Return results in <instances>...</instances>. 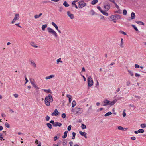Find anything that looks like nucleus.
I'll return each mask as SVG.
<instances>
[{"instance_id":"1","label":"nucleus","mask_w":146,"mask_h":146,"mask_svg":"<svg viewBox=\"0 0 146 146\" xmlns=\"http://www.w3.org/2000/svg\"><path fill=\"white\" fill-rule=\"evenodd\" d=\"M53 98L52 96L49 94L48 96H46L45 97L44 102L46 106H49L50 102H52L53 101Z\"/></svg>"},{"instance_id":"2","label":"nucleus","mask_w":146,"mask_h":146,"mask_svg":"<svg viewBox=\"0 0 146 146\" xmlns=\"http://www.w3.org/2000/svg\"><path fill=\"white\" fill-rule=\"evenodd\" d=\"M109 18L112 19L118 20L121 19V16L119 15L115 14L111 15L110 17Z\"/></svg>"},{"instance_id":"3","label":"nucleus","mask_w":146,"mask_h":146,"mask_svg":"<svg viewBox=\"0 0 146 146\" xmlns=\"http://www.w3.org/2000/svg\"><path fill=\"white\" fill-rule=\"evenodd\" d=\"M47 29L49 33H52L53 35H54L56 37H58V35L52 29L48 27L47 28Z\"/></svg>"},{"instance_id":"4","label":"nucleus","mask_w":146,"mask_h":146,"mask_svg":"<svg viewBox=\"0 0 146 146\" xmlns=\"http://www.w3.org/2000/svg\"><path fill=\"white\" fill-rule=\"evenodd\" d=\"M78 5L79 8H82L86 6V3L83 1H80L78 2Z\"/></svg>"},{"instance_id":"5","label":"nucleus","mask_w":146,"mask_h":146,"mask_svg":"<svg viewBox=\"0 0 146 146\" xmlns=\"http://www.w3.org/2000/svg\"><path fill=\"white\" fill-rule=\"evenodd\" d=\"M88 86L89 87L92 86L93 84V82L92 78L90 76H89L88 78Z\"/></svg>"},{"instance_id":"6","label":"nucleus","mask_w":146,"mask_h":146,"mask_svg":"<svg viewBox=\"0 0 146 146\" xmlns=\"http://www.w3.org/2000/svg\"><path fill=\"white\" fill-rule=\"evenodd\" d=\"M104 8L106 10H108L110 8V5L109 3H105L104 5Z\"/></svg>"},{"instance_id":"7","label":"nucleus","mask_w":146,"mask_h":146,"mask_svg":"<svg viewBox=\"0 0 146 146\" xmlns=\"http://www.w3.org/2000/svg\"><path fill=\"white\" fill-rule=\"evenodd\" d=\"M82 108H78V107H76L75 108V111L76 112V114H81V112H80L81 110H82Z\"/></svg>"},{"instance_id":"8","label":"nucleus","mask_w":146,"mask_h":146,"mask_svg":"<svg viewBox=\"0 0 146 146\" xmlns=\"http://www.w3.org/2000/svg\"><path fill=\"white\" fill-rule=\"evenodd\" d=\"M67 14L70 17L71 19H73L74 18V15L73 14H71L70 11H68L67 12Z\"/></svg>"},{"instance_id":"9","label":"nucleus","mask_w":146,"mask_h":146,"mask_svg":"<svg viewBox=\"0 0 146 146\" xmlns=\"http://www.w3.org/2000/svg\"><path fill=\"white\" fill-rule=\"evenodd\" d=\"M58 113L59 112H58L57 110L56 109L55 110L54 112L51 114V115L52 116H56L58 115Z\"/></svg>"},{"instance_id":"10","label":"nucleus","mask_w":146,"mask_h":146,"mask_svg":"<svg viewBox=\"0 0 146 146\" xmlns=\"http://www.w3.org/2000/svg\"><path fill=\"white\" fill-rule=\"evenodd\" d=\"M135 16V14L134 12H132L131 14V19H129V20L130 21L131 19H134Z\"/></svg>"},{"instance_id":"11","label":"nucleus","mask_w":146,"mask_h":146,"mask_svg":"<svg viewBox=\"0 0 146 146\" xmlns=\"http://www.w3.org/2000/svg\"><path fill=\"white\" fill-rule=\"evenodd\" d=\"M104 104L103 105V106H106L108 104H109L110 102V101L107 100H105L103 101Z\"/></svg>"},{"instance_id":"12","label":"nucleus","mask_w":146,"mask_h":146,"mask_svg":"<svg viewBox=\"0 0 146 146\" xmlns=\"http://www.w3.org/2000/svg\"><path fill=\"white\" fill-rule=\"evenodd\" d=\"M61 125L62 124L61 123L58 122H55L53 126L55 127H57V126L60 127Z\"/></svg>"},{"instance_id":"13","label":"nucleus","mask_w":146,"mask_h":146,"mask_svg":"<svg viewBox=\"0 0 146 146\" xmlns=\"http://www.w3.org/2000/svg\"><path fill=\"white\" fill-rule=\"evenodd\" d=\"M117 101V100L116 99L114 100L112 102H110H110L109 103V104L111 106L113 105Z\"/></svg>"},{"instance_id":"14","label":"nucleus","mask_w":146,"mask_h":146,"mask_svg":"<svg viewBox=\"0 0 146 146\" xmlns=\"http://www.w3.org/2000/svg\"><path fill=\"white\" fill-rule=\"evenodd\" d=\"M30 45L33 46V47L36 48L38 47V46L37 45H35V43L34 42H31L30 43Z\"/></svg>"},{"instance_id":"15","label":"nucleus","mask_w":146,"mask_h":146,"mask_svg":"<svg viewBox=\"0 0 146 146\" xmlns=\"http://www.w3.org/2000/svg\"><path fill=\"white\" fill-rule=\"evenodd\" d=\"M19 15L18 14H16L14 17V19L16 20H17L19 19Z\"/></svg>"},{"instance_id":"16","label":"nucleus","mask_w":146,"mask_h":146,"mask_svg":"<svg viewBox=\"0 0 146 146\" xmlns=\"http://www.w3.org/2000/svg\"><path fill=\"white\" fill-rule=\"evenodd\" d=\"M66 97L69 98V102L70 103L72 101V96L70 95L67 94Z\"/></svg>"},{"instance_id":"17","label":"nucleus","mask_w":146,"mask_h":146,"mask_svg":"<svg viewBox=\"0 0 146 146\" xmlns=\"http://www.w3.org/2000/svg\"><path fill=\"white\" fill-rule=\"evenodd\" d=\"M54 75H51L49 76H47L45 78V79L46 80L50 79L52 78H54Z\"/></svg>"},{"instance_id":"18","label":"nucleus","mask_w":146,"mask_h":146,"mask_svg":"<svg viewBox=\"0 0 146 146\" xmlns=\"http://www.w3.org/2000/svg\"><path fill=\"white\" fill-rule=\"evenodd\" d=\"M52 25L53 26L56 28V29L57 30H58V27L57 25L54 23V22H52Z\"/></svg>"},{"instance_id":"19","label":"nucleus","mask_w":146,"mask_h":146,"mask_svg":"<svg viewBox=\"0 0 146 146\" xmlns=\"http://www.w3.org/2000/svg\"><path fill=\"white\" fill-rule=\"evenodd\" d=\"M42 90H44L46 93H51V90L50 89L48 90L46 89H42Z\"/></svg>"},{"instance_id":"20","label":"nucleus","mask_w":146,"mask_h":146,"mask_svg":"<svg viewBox=\"0 0 146 146\" xmlns=\"http://www.w3.org/2000/svg\"><path fill=\"white\" fill-rule=\"evenodd\" d=\"M68 131H65L64 133V135L63 136H62V137L63 138H66L67 136V133H68Z\"/></svg>"},{"instance_id":"21","label":"nucleus","mask_w":146,"mask_h":146,"mask_svg":"<svg viewBox=\"0 0 146 146\" xmlns=\"http://www.w3.org/2000/svg\"><path fill=\"white\" fill-rule=\"evenodd\" d=\"M30 62L31 64L34 67L36 68V65L35 63L33 61H31Z\"/></svg>"},{"instance_id":"22","label":"nucleus","mask_w":146,"mask_h":146,"mask_svg":"<svg viewBox=\"0 0 146 146\" xmlns=\"http://www.w3.org/2000/svg\"><path fill=\"white\" fill-rule=\"evenodd\" d=\"M79 133L82 136H85L86 135L87 133L85 132H82L81 131H80L79 132Z\"/></svg>"},{"instance_id":"23","label":"nucleus","mask_w":146,"mask_h":146,"mask_svg":"<svg viewBox=\"0 0 146 146\" xmlns=\"http://www.w3.org/2000/svg\"><path fill=\"white\" fill-rule=\"evenodd\" d=\"M47 27V25L46 24L44 25H42V29L43 31H44L46 28Z\"/></svg>"},{"instance_id":"24","label":"nucleus","mask_w":146,"mask_h":146,"mask_svg":"<svg viewBox=\"0 0 146 146\" xmlns=\"http://www.w3.org/2000/svg\"><path fill=\"white\" fill-rule=\"evenodd\" d=\"M120 46L121 48H123V38L121 39V43Z\"/></svg>"},{"instance_id":"25","label":"nucleus","mask_w":146,"mask_h":146,"mask_svg":"<svg viewBox=\"0 0 146 146\" xmlns=\"http://www.w3.org/2000/svg\"><path fill=\"white\" fill-rule=\"evenodd\" d=\"M76 105V102L75 100H73L72 102V107H74Z\"/></svg>"},{"instance_id":"26","label":"nucleus","mask_w":146,"mask_h":146,"mask_svg":"<svg viewBox=\"0 0 146 146\" xmlns=\"http://www.w3.org/2000/svg\"><path fill=\"white\" fill-rule=\"evenodd\" d=\"M135 22L138 24L142 25H145L144 23L142 21H135Z\"/></svg>"},{"instance_id":"27","label":"nucleus","mask_w":146,"mask_h":146,"mask_svg":"<svg viewBox=\"0 0 146 146\" xmlns=\"http://www.w3.org/2000/svg\"><path fill=\"white\" fill-rule=\"evenodd\" d=\"M76 1H74L72 2V5H73H73L75 7V8L76 9H77L78 8V7H77V5L75 3V2Z\"/></svg>"},{"instance_id":"28","label":"nucleus","mask_w":146,"mask_h":146,"mask_svg":"<svg viewBox=\"0 0 146 146\" xmlns=\"http://www.w3.org/2000/svg\"><path fill=\"white\" fill-rule=\"evenodd\" d=\"M46 125L50 129H51L52 127V125L50 124V123H47L46 124Z\"/></svg>"},{"instance_id":"29","label":"nucleus","mask_w":146,"mask_h":146,"mask_svg":"<svg viewBox=\"0 0 146 146\" xmlns=\"http://www.w3.org/2000/svg\"><path fill=\"white\" fill-rule=\"evenodd\" d=\"M89 13L91 15H95V12L94 10H92L90 11Z\"/></svg>"},{"instance_id":"30","label":"nucleus","mask_w":146,"mask_h":146,"mask_svg":"<svg viewBox=\"0 0 146 146\" xmlns=\"http://www.w3.org/2000/svg\"><path fill=\"white\" fill-rule=\"evenodd\" d=\"M63 5L66 7H68L69 5L67 3L66 1H65L63 3Z\"/></svg>"},{"instance_id":"31","label":"nucleus","mask_w":146,"mask_h":146,"mask_svg":"<svg viewBox=\"0 0 146 146\" xmlns=\"http://www.w3.org/2000/svg\"><path fill=\"white\" fill-rule=\"evenodd\" d=\"M112 114V113L111 112H109L106 114H105L104 115V116L105 117L107 116H108Z\"/></svg>"},{"instance_id":"32","label":"nucleus","mask_w":146,"mask_h":146,"mask_svg":"<svg viewBox=\"0 0 146 146\" xmlns=\"http://www.w3.org/2000/svg\"><path fill=\"white\" fill-rule=\"evenodd\" d=\"M101 12L104 15H106V16H107L108 15V13L106 12L105 11H101Z\"/></svg>"},{"instance_id":"33","label":"nucleus","mask_w":146,"mask_h":146,"mask_svg":"<svg viewBox=\"0 0 146 146\" xmlns=\"http://www.w3.org/2000/svg\"><path fill=\"white\" fill-rule=\"evenodd\" d=\"M98 2V0H93L91 2L92 5H94Z\"/></svg>"},{"instance_id":"34","label":"nucleus","mask_w":146,"mask_h":146,"mask_svg":"<svg viewBox=\"0 0 146 146\" xmlns=\"http://www.w3.org/2000/svg\"><path fill=\"white\" fill-rule=\"evenodd\" d=\"M67 141L65 140H63V146H66V143Z\"/></svg>"},{"instance_id":"35","label":"nucleus","mask_w":146,"mask_h":146,"mask_svg":"<svg viewBox=\"0 0 146 146\" xmlns=\"http://www.w3.org/2000/svg\"><path fill=\"white\" fill-rule=\"evenodd\" d=\"M137 131L139 132V133H143L144 132L143 129H140Z\"/></svg>"},{"instance_id":"36","label":"nucleus","mask_w":146,"mask_h":146,"mask_svg":"<svg viewBox=\"0 0 146 146\" xmlns=\"http://www.w3.org/2000/svg\"><path fill=\"white\" fill-rule=\"evenodd\" d=\"M131 26L134 28L135 30L136 31H138V30L137 27L134 25H132Z\"/></svg>"},{"instance_id":"37","label":"nucleus","mask_w":146,"mask_h":146,"mask_svg":"<svg viewBox=\"0 0 146 146\" xmlns=\"http://www.w3.org/2000/svg\"><path fill=\"white\" fill-rule=\"evenodd\" d=\"M140 126L142 128H143L146 127V124H142Z\"/></svg>"},{"instance_id":"38","label":"nucleus","mask_w":146,"mask_h":146,"mask_svg":"<svg viewBox=\"0 0 146 146\" xmlns=\"http://www.w3.org/2000/svg\"><path fill=\"white\" fill-rule=\"evenodd\" d=\"M81 127L82 129H84L86 128V125L84 124H82L81 125Z\"/></svg>"},{"instance_id":"39","label":"nucleus","mask_w":146,"mask_h":146,"mask_svg":"<svg viewBox=\"0 0 146 146\" xmlns=\"http://www.w3.org/2000/svg\"><path fill=\"white\" fill-rule=\"evenodd\" d=\"M128 72L131 75V76H133V73L131 71L128 70Z\"/></svg>"},{"instance_id":"40","label":"nucleus","mask_w":146,"mask_h":146,"mask_svg":"<svg viewBox=\"0 0 146 146\" xmlns=\"http://www.w3.org/2000/svg\"><path fill=\"white\" fill-rule=\"evenodd\" d=\"M72 134L73 135L72 137V139H74L75 138V137L76 135V133L75 132H73L72 133Z\"/></svg>"},{"instance_id":"41","label":"nucleus","mask_w":146,"mask_h":146,"mask_svg":"<svg viewBox=\"0 0 146 146\" xmlns=\"http://www.w3.org/2000/svg\"><path fill=\"white\" fill-rule=\"evenodd\" d=\"M118 129L119 130H121L122 131L124 130V128H123L121 126H119L118 127Z\"/></svg>"},{"instance_id":"42","label":"nucleus","mask_w":146,"mask_h":146,"mask_svg":"<svg viewBox=\"0 0 146 146\" xmlns=\"http://www.w3.org/2000/svg\"><path fill=\"white\" fill-rule=\"evenodd\" d=\"M123 15H125L127 14V11L126 10L124 9L123 11Z\"/></svg>"},{"instance_id":"43","label":"nucleus","mask_w":146,"mask_h":146,"mask_svg":"<svg viewBox=\"0 0 146 146\" xmlns=\"http://www.w3.org/2000/svg\"><path fill=\"white\" fill-rule=\"evenodd\" d=\"M33 87L36 88V90L37 89H38L40 88L38 87L35 84H33Z\"/></svg>"},{"instance_id":"44","label":"nucleus","mask_w":146,"mask_h":146,"mask_svg":"<svg viewBox=\"0 0 146 146\" xmlns=\"http://www.w3.org/2000/svg\"><path fill=\"white\" fill-rule=\"evenodd\" d=\"M5 126L8 128H9L10 127V126H9V124L7 122H6L5 123Z\"/></svg>"},{"instance_id":"45","label":"nucleus","mask_w":146,"mask_h":146,"mask_svg":"<svg viewBox=\"0 0 146 146\" xmlns=\"http://www.w3.org/2000/svg\"><path fill=\"white\" fill-rule=\"evenodd\" d=\"M61 58H59L57 60V63H58L59 62H61V63H62L63 62L62 61H61Z\"/></svg>"},{"instance_id":"46","label":"nucleus","mask_w":146,"mask_h":146,"mask_svg":"<svg viewBox=\"0 0 146 146\" xmlns=\"http://www.w3.org/2000/svg\"><path fill=\"white\" fill-rule=\"evenodd\" d=\"M62 117L63 118H64L66 117V115L65 113H63L61 115Z\"/></svg>"},{"instance_id":"47","label":"nucleus","mask_w":146,"mask_h":146,"mask_svg":"<svg viewBox=\"0 0 146 146\" xmlns=\"http://www.w3.org/2000/svg\"><path fill=\"white\" fill-rule=\"evenodd\" d=\"M34 17L35 18V19L38 18L40 17L38 15H35L34 16Z\"/></svg>"},{"instance_id":"48","label":"nucleus","mask_w":146,"mask_h":146,"mask_svg":"<svg viewBox=\"0 0 146 146\" xmlns=\"http://www.w3.org/2000/svg\"><path fill=\"white\" fill-rule=\"evenodd\" d=\"M50 117L48 115H47L46 117V119L47 121H48L50 119Z\"/></svg>"},{"instance_id":"49","label":"nucleus","mask_w":146,"mask_h":146,"mask_svg":"<svg viewBox=\"0 0 146 146\" xmlns=\"http://www.w3.org/2000/svg\"><path fill=\"white\" fill-rule=\"evenodd\" d=\"M71 125H70L68 127L67 129L69 131H70L71 130Z\"/></svg>"},{"instance_id":"50","label":"nucleus","mask_w":146,"mask_h":146,"mask_svg":"<svg viewBox=\"0 0 146 146\" xmlns=\"http://www.w3.org/2000/svg\"><path fill=\"white\" fill-rule=\"evenodd\" d=\"M25 79L26 81L25 83V84L26 83H27L28 82V79H27V78L26 76H25Z\"/></svg>"},{"instance_id":"51","label":"nucleus","mask_w":146,"mask_h":146,"mask_svg":"<svg viewBox=\"0 0 146 146\" xmlns=\"http://www.w3.org/2000/svg\"><path fill=\"white\" fill-rule=\"evenodd\" d=\"M63 10V8L62 7H60L59 9V11L60 12H61Z\"/></svg>"},{"instance_id":"52","label":"nucleus","mask_w":146,"mask_h":146,"mask_svg":"<svg viewBox=\"0 0 146 146\" xmlns=\"http://www.w3.org/2000/svg\"><path fill=\"white\" fill-rule=\"evenodd\" d=\"M120 32L121 33L125 35H126V33L125 32L122 31H120Z\"/></svg>"},{"instance_id":"53","label":"nucleus","mask_w":146,"mask_h":146,"mask_svg":"<svg viewBox=\"0 0 146 146\" xmlns=\"http://www.w3.org/2000/svg\"><path fill=\"white\" fill-rule=\"evenodd\" d=\"M97 9L99 10H100V12H101V11H103V10H102L101 7L100 6H98L97 7Z\"/></svg>"},{"instance_id":"54","label":"nucleus","mask_w":146,"mask_h":146,"mask_svg":"<svg viewBox=\"0 0 146 146\" xmlns=\"http://www.w3.org/2000/svg\"><path fill=\"white\" fill-rule=\"evenodd\" d=\"M50 123L52 124L54 126L55 122H54V120H51L50 121Z\"/></svg>"},{"instance_id":"55","label":"nucleus","mask_w":146,"mask_h":146,"mask_svg":"<svg viewBox=\"0 0 146 146\" xmlns=\"http://www.w3.org/2000/svg\"><path fill=\"white\" fill-rule=\"evenodd\" d=\"M135 67L136 68H137L139 67V66L137 64H135Z\"/></svg>"},{"instance_id":"56","label":"nucleus","mask_w":146,"mask_h":146,"mask_svg":"<svg viewBox=\"0 0 146 146\" xmlns=\"http://www.w3.org/2000/svg\"><path fill=\"white\" fill-rule=\"evenodd\" d=\"M1 115V116L3 117H5L6 116L5 114L3 113H2Z\"/></svg>"},{"instance_id":"57","label":"nucleus","mask_w":146,"mask_h":146,"mask_svg":"<svg viewBox=\"0 0 146 146\" xmlns=\"http://www.w3.org/2000/svg\"><path fill=\"white\" fill-rule=\"evenodd\" d=\"M13 95L15 98H17L18 96V94H13Z\"/></svg>"},{"instance_id":"58","label":"nucleus","mask_w":146,"mask_h":146,"mask_svg":"<svg viewBox=\"0 0 146 146\" xmlns=\"http://www.w3.org/2000/svg\"><path fill=\"white\" fill-rule=\"evenodd\" d=\"M130 84V82L129 81H127L126 82L127 85V86H129Z\"/></svg>"},{"instance_id":"59","label":"nucleus","mask_w":146,"mask_h":146,"mask_svg":"<svg viewBox=\"0 0 146 146\" xmlns=\"http://www.w3.org/2000/svg\"><path fill=\"white\" fill-rule=\"evenodd\" d=\"M140 75L139 74H138L137 73H136L135 74V76L136 77H139V76H140Z\"/></svg>"},{"instance_id":"60","label":"nucleus","mask_w":146,"mask_h":146,"mask_svg":"<svg viewBox=\"0 0 146 146\" xmlns=\"http://www.w3.org/2000/svg\"><path fill=\"white\" fill-rule=\"evenodd\" d=\"M116 13H121V11L120 10H118L117 11Z\"/></svg>"},{"instance_id":"61","label":"nucleus","mask_w":146,"mask_h":146,"mask_svg":"<svg viewBox=\"0 0 146 146\" xmlns=\"http://www.w3.org/2000/svg\"><path fill=\"white\" fill-rule=\"evenodd\" d=\"M2 134L0 133V140H1L3 139V137H2Z\"/></svg>"},{"instance_id":"62","label":"nucleus","mask_w":146,"mask_h":146,"mask_svg":"<svg viewBox=\"0 0 146 146\" xmlns=\"http://www.w3.org/2000/svg\"><path fill=\"white\" fill-rule=\"evenodd\" d=\"M57 139V137L56 136H55L54 137V141H56Z\"/></svg>"},{"instance_id":"63","label":"nucleus","mask_w":146,"mask_h":146,"mask_svg":"<svg viewBox=\"0 0 146 146\" xmlns=\"http://www.w3.org/2000/svg\"><path fill=\"white\" fill-rule=\"evenodd\" d=\"M135 97L138 98V99H140L141 98V97L139 96H137L136 95L134 96Z\"/></svg>"},{"instance_id":"64","label":"nucleus","mask_w":146,"mask_h":146,"mask_svg":"<svg viewBox=\"0 0 146 146\" xmlns=\"http://www.w3.org/2000/svg\"><path fill=\"white\" fill-rule=\"evenodd\" d=\"M131 139H132V140H135L136 139V138L135 137H134V136H133V137H131Z\"/></svg>"}]
</instances>
